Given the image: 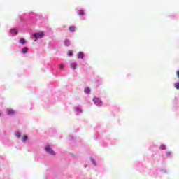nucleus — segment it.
<instances>
[{"label": "nucleus", "instance_id": "obj_16", "mask_svg": "<svg viewBox=\"0 0 179 179\" xmlns=\"http://www.w3.org/2000/svg\"><path fill=\"white\" fill-rule=\"evenodd\" d=\"M175 87H176V89H179V83H175Z\"/></svg>", "mask_w": 179, "mask_h": 179}, {"label": "nucleus", "instance_id": "obj_11", "mask_svg": "<svg viewBox=\"0 0 179 179\" xmlns=\"http://www.w3.org/2000/svg\"><path fill=\"white\" fill-rule=\"evenodd\" d=\"M20 44H22V45L26 44V40L24 38H21L20 40Z\"/></svg>", "mask_w": 179, "mask_h": 179}, {"label": "nucleus", "instance_id": "obj_21", "mask_svg": "<svg viewBox=\"0 0 179 179\" xmlns=\"http://www.w3.org/2000/svg\"><path fill=\"white\" fill-rule=\"evenodd\" d=\"M176 76H177L178 78H179V71H176Z\"/></svg>", "mask_w": 179, "mask_h": 179}, {"label": "nucleus", "instance_id": "obj_9", "mask_svg": "<svg viewBox=\"0 0 179 179\" xmlns=\"http://www.w3.org/2000/svg\"><path fill=\"white\" fill-rule=\"evenodd\" d=\"M83 57H85V55H83V52H79V53H78V58L79 59H83Z\"/></svg>", "mask_w": 179, "mask_h": 179}, {"label": "nucleus", "instance_id": "obj_18", "mask_svg": "<svg viewBox=\"0 0 179 179\" xmlns=\"http://www.w3.org/2000/svg\"><path fill=\"white\" fill-rule=\"evenodd\" d=\"M67 55L69 57H72V52H68Z\"/></svg>", "mask_w": 179, "mask_h": 179}, {"label": "nucleus", "instance_id": "obj_4", "mask_svg": "<svg viewBox=\"0 0 179 179\" xmlns=\"http://www.w3.org/2000/svg\"><path fill=\"white\" fill-rule=\"evenodd\" d=\"M7 113L8 115H13V114H15V110L13 109H8Z\"/></svg>", "mask_w": 179, "mask_h": 179}, {"label": "nucleus", "instance_id": "obj_22", "mask_svg": "<svg viewBox=\"0 0 179 179\" xmlns=\"http://www.w3.org/2000/svg\"><path fill=\"white\" fill-rule=\"evenodd\" d=\"M0 115H1V113H0Z\"/></svg>", "mask_w": 179, "mask_h": 179}, {"label": "nucleus", "instance_id": "obj_10", "mask_svg": "<svg viewBox=\"0 0 179 179\" xmlns=\"http://www.w3.org/2000/svg\"><path fill=\"white\" fill-rule=\"evenodd\" d=\"M78 14L80 15V16H83V15H85V12L82 10H78Z\"/></svg>", "mask_w": 179, "mask_h": 179}, {"label": "nucleus", "instance_id": "obj_1", "mask_svg": "<svg viewBox=\"0 0 179 179\" xmlns=\"http://www.w3.org/2000/svg\"><path fill=\"white\" fill-rule=\"evenodd\" d=\"M34 36L35 37V41H37L38 38H43L44 37V31L36 32L34 34Z\"/></svg>", "mask_w": 179, "mask_h": 179}, {"label": "nucleus", "instance_id": "obj_7", "mask_svg": "<svg viewBox=\"0 0 179 179\" xmlns=\"http://www.w3.org/2000/svg\"><path fill=\"white\" fill-rule=\"evenodd\" d=\"M77 64L76 63H71L70 64V67L72 68V69H76Z\"/></svg>", "mask_w": 179, "mask_h": 179}, {"label": "nucleus", "instance_id": "obj_17", "mask_svg": "<svg viewBox=\"0 0 179 179\" xmlns=\"http://www.w3.org/2000/svg\"><path fill=\"white\" fill-rule=\"evenodd\" d=\"M15 136H17V138H20V136H21L20 133V132H17V133L15 134Z\"/></svg>", "mask_w": 179, "mask_h": 179}, {"label": "nucleus", "instance_id": "obj_5", "mask_svg": "<svg viewBox=\"0 0 179 179\" xmlns=\"http://www.w3.org/2000/svg\"><path fill=\"white\" fill-rule=\"evenodd\" d=\"M28 51H29V48H27V47H24L22 50V54H26V53L28 52Z\"/></svg>", "mask_w": 179, "mask_h": 179}, {"label": "nucleus", "instance_id": "obj_8", "mask_svg": "<svg viewBox=\"0 0 179 179\" xmlns=\"http://www.w3.org/2000/svg\"><path fill=\"white\" fill-rule=\"evenodd\" d=\"M11 34H15L16 36V34H17V31L15 29H10V30Z\"/></svg>", "mask_w": 179, "mask_h": 179}, {"label": "nucleus", "instance_id": "obj_3", "mask_svg": "<svg viewBox=\"0 0 179 179\" xmlns=\"http://www.w3.org/2000/svg\"><path fill=\"white\" fill-rule=\"evenodd\" d=\"M45 150L47 153H50V155H52L53 156L55 155V152H54V150L51 149V147H50V145H47Z\"/></svg>", "mask_w": 179, "mask_h": 179}, {"label": "nucleus", "instance_id": "obj_13", "mask_svg": "<svg viewBox=\"0 0 179 179\" xmlns=\"http://www.w3.org/2000/svg\"><path fill=\"white\" fill-rule=\"evenodd\" d=\"M84 93H86V94L90 93V89L89 87L85 88Z\"/></svg>", "mask_w": 179, "mask_h": 179}, {"label": "nucleus", "instance_id": "obj_19", "mask_svg": "<svg viewBox=\"0 0 179 179\" xmlns=\"http://www.w3.org/2000/svg\"><path fill=\"white\" fill-rule=\"evenodd\" d=\"M59 68H60V69H64V64H60L59 65Z\"/></svg>", "mask_w": 179, "mask_h": 179}, {"label": "nucleus", "instance_id": "obj_12", "mask_svg": "<svg viewBox=\"0 0 179 179\" xmlns=\"http://www.w3.org/2000/svg\"><path fill=\"white\" fill-rule=\"evenodd\" d=\"M64 44L66 47H69V45L71 44V43L69 42V40H66L64 42Z\"/></svg>", "mask_w": 179, "mask_h": 179}, {"label": "nucleus", "instance_id": "obj_15", "mask_svg": "<svg viewBox=\"0 0 179 179\" xmlns=\"http://www.w3.org/2000/svg\"><path fill=\"white\" fill-rule=\"evenodd\" d=\"M26 141H27V136H24L22 137V142H26Z\"/></svg>", "mask_w": 179, "mask_h": 179}, {"label": "nucleus", "instance_id": "obj_6", "mask_svg": "<svg viewBox=\"0 0 179 179\" xmlns=\"http://www.w3.org/2000/svg\"><path fill=\"white\" fill-rule=\"evenodd\" d=\"M69 29L70 31H71L72 33L75 32L76 30V28H75V27L73 26H71L69 27Z\"/></svg>", "mask_w": 179, "mask_h": 179}, {"label": "nucleus", "instance_id": "obj_20", "mask_svg": "<svg viewBox=\"0 0 179 179\" xmlns=\"http://www.w3.org/2000/svg\"><path fill=\"white\" fill-rule=\"evenodd\" d=\"M171 152H166V156H171Z\"/></svg>", "mask_w": 179, "mask_h": 179}, {"label": "nucleus", "instance_id": "obj_14", "mask_svg": "<svg viewBox=\"0 0 179 179\" xmlns=\"http://www.w3.org/2000/svg\"><path fill=\"white\" fill-rule=\"evenodd\" d=\"M160 149H162V150H165V149H166V145L162 144V145H160Z\"/></svg>", "mask_w": 179, "mask_h": 179}, {"label": "nucleus", "instance_id": "obj_2", "mask_svg": "<svg viewBox=\"0 0 179 179\" xmlns=\"http://www.w3.org/2000/svg\"><path fill=\"white\" fill-rule=\"evenodd\" d=\"M93 101L94 104H96V106H103V101H101V99H100V98L94 97L93 99Z\"/></svg>", "mask_w": 179, "mask_h": 179}]
</instances>
